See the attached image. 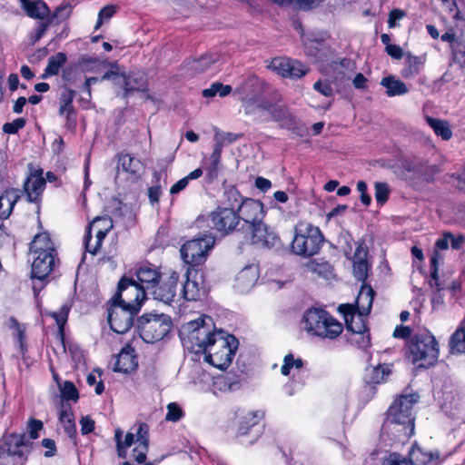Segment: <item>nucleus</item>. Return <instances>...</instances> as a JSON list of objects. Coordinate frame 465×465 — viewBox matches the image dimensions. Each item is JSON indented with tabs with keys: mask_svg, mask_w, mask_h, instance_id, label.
<instances>
[{
	"mask_svg": "<svg viewBox=\"0 0 465 465\" xmlns=\"http://www.w3.org/2000/svg\"><path fill=\"white\" fill-rule=\"evenodd\" d=\"M207 321L211 322L212 319L203 316L183 327L187 332L183 345L196 354L203 353L205 361L213 366L225 369L231 364L239 342L233 335L223 331L213 332Z\"/></svg>",
	"mask_w": 465,
	"mask_h": 465,
	"instance_id": "nucleus-1",
	"label": "nucleus"
},
{
	"mask_svg": "<svg viewBox=\"0 0 465 465\" xmlns=\"http://www.w3.org/2000/svg\"><path fill=\"white\" fill-rule=\"evenodd\" d=\"M417 393L401 395L387 411L381 428V437L387 436L400 442L407 441L414 433L412 408L419 401Z\"/></svg>",
	"mask_w": 465,
	"mask_h": 465,
	"instance_id": "nucleus-2",
	"label": "nucleus"
},
{
	"mask_svg": "<svg viewBox=\"0 0 465 465\" xmlns=\"http://www.w3.org/2000/svg\"><path fill=\"white\" fill-rule=\"evenodd\" d=\"M323 236L318 227L307 223H299L294 228L291 244L292 251L302 256H312L320 251Z\"/></svg>",
	"mask_w": 465,
	"mask_h": 465,
	"instance_id": "nucleus-3",
	"label": "nucleus"
},
{
	"mask_svg": "<svg viewBox=\"0 0 465 465\" xmlns=\"http://www.w3.org/2000/svg\"><path fill=\"white\" fill-rule=\"evenodd\" d=\"M439 356V345L430 332H421L412 337L409 344V358L420 367L434 364Z\"/></svg>",
	"mask_w": 465,
	"mask_h": 465,
	"instance_id": "nucleus-4",
	"label": "nucleus"
},
{
	"mask_svg": "<svg viewBox=\"0 0 465 465\" xmlns=\"http://www.w3.org/2000/svg\"><path fill=\"white\" fill-rule=\"evenodd\" d=\"M430 262L433 268L430 284L435 288L431 296V305L433 310L440 309L448 298L450 302H455L460 296V282L449 278H440L436 268V257L432 256Z\"/></svg>",
	"mask_w": 465,
	"mask_h": 465,
	"instance_id": "nucleus-5",
	"label": "nucleus"
},
{
	"mask_svg": "<svg viewBox=\"0 0 465 465\" xmlns=\"http://www.w3.org/2000/svg\"><path fill=\"white\" fill-rule=\"evenodd\" d=\"M137 326L141 338L147 343H153L167 335L172 328V321L164 313H146L138 319Z\"/></svg>",
	"mask_w": 465,
	"mask_h": 465,
	"instance_id": "nucleus-6",
	"label": "nucleus"
},
{
	"mask_svg": "<svg viewBox=\"0 0 465 465\" xmlns=\"http://www.w3.org/2000/svg\"><path fill=\"white\" fill-rule=\"evenodd\" d=\"M145 295L146 292L136 281L124 277L118 283L117 292L112 298V302L139 312Z\"/></svg>",
	"mask_w": 465,
	"mask_h": 465,
	"instance_id": "nucleus-7",
	"label": "nucleus"
},
{
	"mask_svg": "<svg viewBox=\"0 0 465 465\" xmlns=\"http://www.w3.org/2000/svg\"><path fill=\"white\" fill-rule=\"evenodd\" d=\"M215 239L212 234L186 242L181 248L182 259L187 264L193 266L205 262L209 251L213 247Z\"/></svg>",
	"mask_w": 465,
	"mask_h": 465,
	"instance_id": "nucleus-8",
	"label": "nucleus"
},
{
	"mask_svg": "<svg viewBox=\"0 0 465 465\" xmlns=\"http://www.w3.org/2000/svg\"><path fill=\"white\" fill-rule=\"evenodd\" d=\"M207 289L203 273L194 268H188L186 281L179 294V298L186 301H198L205 296Z\"/></svg>",
	"mask_w": 465,
	"mask_h": 465,
	"instance_id": "nucleus-9",
	"label": "nucleus"
},
{
	"mask_svg": "<svg viewBox=\"0 0 465 465\" xmlns=\"http://www.w3.org/2000/svg\"><path fill=\"white\" fill-rule=\"evenodd\" d=\"M237 214L241 221L239 230H243V233H249L250 228L262 222L263 205L259 201L246 198L237 210Z\"/></svg>",
	"mask_w": 465,
	"mask_h": 465,
	"instance_id": "nucleus-10",
	"label": "nucleus"
},
{
	"mask_svg": "<svg viewBox=\"0 0 465 465\" xmlns=\"http://www.w3.org/2000/svg\"><path fill=\"white\" fill-rule=\"evenodd\" d=\"M339 312L342 313L344 317L347 330L354 334H359L362 341V346H368L370 342L369 337L364 336L367 331L365 320L368 314L355 311V307L351 304L340 305Z\"/></svg>",
	"mask_w": 465,
	"mask_h": 465,
	"instance_id": "nucleus-11",
	"label": "nucleus"
},
{
	"mask_svg": "<svg viewBox=\"0 0 465 465\" xmlns=\"http://www.w3.org/2000/svg\"><path fill=\"white\" fill-rule=\"evenodd\" d=\"M138 312L112 302L108 310V322L111 329L119 334L127 332L134 324V317Z\"/></svg>",
	"mask_w": 465,
	"mask_h": 465,
	"instance_id": "nucleus-12",
	"label": "nucleus"
},
{
	"mask_svg": "<svg viewBox=\"0 0 465 465\" xmlns=\"http://www.w3.org/2000/svg\"><path fill=\"white\" fill-rule=\"evenodd\" d=\"M211 219L214 228L219 232L224 233L234 231L243 232V230H239L241 221L237 212L232 208H217L216 211L212 213Z\"/></svg>",
	"mask_w": 465,
	"mask_h": 465,
	"instance_id": "nucleus-13",
	"label": "nucleus"
},
{
	"mask_svg": "<svg viewBox=\"0 0 465 465\" xmlns=\"http://www.w3.org/2000/svg\"><path fill=\"white\" fill-rule=\"evenodd\" d=\"M251 241L253 245L263 249H272L280 245L277 233L263 223H258L250 228Z\"/></svg>",
	"mask_w": 465,
	"mask_h": 465,
	"instance_id": "nucleus-14",
	"label": "nucleus"
},
{
	"mask_svg": "<svg viewBox=\"0 0 465 465\" xmlns=\"http://www.w3.org/2000/svg\"><path fill=\"white\" fill-rule=\"evenodd\" d=\"M269 68L283 77L300 78L305 75L308 69L301 62L286 57L273 58Z\"/></svg>",
	"mask_w": 465,
	"mask_h": 465,
	"instance_id": "nucleus-15",
	"label": "nucleus"
},
{
	"mask_svg": "<svg viewBox=\"0 0 465 465\" xmlns=\"http://www.w3.org/2000/svg\"><path fill=\"white\" fill-rule=\"evenodd\" d=\"M179 276L176 272H172L168 279L160 284L156 283L151 290L153 299L161 301L164 303H170L174 301L177 296V285Z\"/></svg>",
	"mask_w": 465,
	"mask_h": 465,
	"instance_id": "nucleus-16",
	"label": "nucleus"
},
{
	"mask_svg": "<svg viewBox=\"0 0 465 465\" xmlns=\"http://www.w3.org/2000/svg\"><path fill=\"white\" fill-rule=\"evenodd\" d=\"M45 184L46 182L43 177L42 170L32 172L24 183V190L27 200L31 203L40 202Z\"/></svg>",
	"mask_w": 465,
	"mask_h": 465,
	"instance_id": "nucleus-17",
	"label": "nucleus"
},
{
	"mask_svg": "<svg viewBox=\"0 0 465 465\" xmlns=\"http://www.w3.org/2000/svg\"><path fill=\"white\" fill-rule=\"evenodd\" d=\"M143 163L128 153H121L118 156L117 173H125L130 175V179L134 182L141 178L143 173Z\"/></svg>",
	"mask_w": 465,
	"mask_h": 465,
	"instance_id": "nucleus-18",
	"label": "nucleus"
},
{
	"mask_svg": "<svg viewBox=\"0 0 465 465\" xmlns=\"http://www.w3.org/2000/svg\"><path fill=\"white\" fill-rule=\"evenodd\" d=\"M447 455H441L440 451H425L420 447L414 446L409 452L408 465H428L440 464L446 459Z\"/></svg>",
	"mask_w": 465,
	"mask_h": 465,
	"instance_id": "nucleus-19",
	"label": "nucleus"
},
{
	"mask_svg": "<svg viewBox=\"0 0 465 465\" xmlns=\"http://www.w3.org/2000/svg\"><path fill=\"white\" fill-rule=\"evenodd\" d=\"M32 277L39 280L45 279L54 266V256L51 252L33 253Z\"/></svg>",
	"mask_w": 465,
	"mask_h": 465,
	"instance_id": "nucleus-20",
	"label": "nucleus"
},
{
	"mask_svg": "<svg viewBox=\"0 0 465 465\" xmlns=\"http://www.w3.org/2000/svg\"><path fill=\"white\" fill-rule=\"evenodd\" d=\"M327 312L322 309H310L303 316L304 329L312 335L317 336L323 332V322L326 321Z\"/></svg>",
	"mask_w": 465,
	"mask_h": 465,
	"instance_id": "nucleus-21",
	"label": "nucleus"
},
{
	"mask_svg": "<svg viewBox=\"0 0 465 465\" xmlns=\"http://www.w3.org/2000/svg\"><path fill=\"white\" fill-rule=\"evenodd\" d=\"M31 444L32 442L25 433H14L5 438L7 451L13 456H18L20 458L25 457L30 451Z\"/></svg>",
	"mask_w": 465,
	"mask_h": 465,
	"instance_id": "nucleus-22",
	"label": "nucleus"
},
{
	"mask_svg": "<svg viewBox=\"0 0 465 465\" xmlns=\"http://www.w3.org/2000/svg\"><path fill=\"white\" fill-rule=\"evenodd\" d=\"M124 88V96L127 97L134 92H143L146 90V80L143 74L131 72L126 74L124 72L120 77V85Z\"/></svg>",
	"mask_w": 465,
	"mask_h": 465,
	"instance_id": "nucleus-23",
	"label": "nucleus"
},
{
	"mask_svg": "<svg viewBox=\"0 0 465 465\" xmlns=\"http://www.w3.org/2000/svg\"><path fill=\"white\" fill-rule=\"evenodd\" d=\"M367 254L368 251L364 244H358L353 255V275L358 281L362 282V283H365L370 269Z\"/></svg>",
	"mask_w": 465,
	"mask_h": 465,
	"instance_id": "nucleus-24",
	"label": "nucleus"
},
{
	"mask_svg": "<svg viewBox=\"0 0 465 465\" xmlns=\"http://www.w3.org/2000/svg\"><path fill=\"white\" fill-rule=\"evenodd\" d=\"M304 49L308 56L314 62L327 61L331 55V48L322 41L307 38L304 40Z\"/></svg>",
	"mask_w": 465,
	"mask_h": 465,
	"instance_id": "nucleus-25",
	"label": "nucleus"
},
{
	"mask_svg": "<svg viewBox=\"0 0 465 465\" xmlns=\"http://www.w3.org/2000/svg\"><path fill=\"white\" fill-rule=\"evenodd\" d=\"M137 367L136 355L131 346H126L118 353L114 367V371L128 373Z\"/></svg>",
	"mask_w": 465,
	"mask_h": 465,
	"instance_id": "nucleus-26",
	"label": "nucleus"
},
{
	"mask_svg": "<svg viewBox=\"0 0 465 465\" xmlns=\"http://www.w3.org/2000/svg\"><path fill=\"white\" fill-rule=\"evenodd\" d=\"M258 278V268L255 265L245 266L237 274L235 287L241 292H248L255 285Z\"/></svg>",
	"mask_w": 465,
	"mask_h": 465,
	"instance_id": "nucleus-27",
	"label": "nucleus"
},
{
	"mask_svg": "<svg viewBox=\"0 0 465 465\" xmlns=\"http://www.w3.org/2000/svg\"><path fill=\"white\" fill-rule=\"evenodd\" d=\"M425 61V55L417 56L411 53H406L404 54V67L401 70L402 77L408 79L419 74Z\"/></svg>",
	"mask_w": 465,
	"mask_h": 465,
	"instance_id": "nucleus-28",
	"label": "nucleus"
},
{
	"mask_svg": "<svg viewBox=\"0 0 465 465\" xmlns=\"http://www.w3.org/2000/svg\"><path fill=\"white\" fill-rule=\"evenodd\" d=\"M20 199V192L15 189L6 190L0 195V220L7 219L15 204Z\"/></svg>",
	"mask_w": 465,
	"mask_h": 465,
	"instance_id": "nucleus-29",
	"label": "nucleus"
},
{
	"mask_svg": "<svg viewBox=\"0 0 465 465\" xmlns=\"http://www.w3.org/2000/svg\"><path fill=\"white\" fill-rule=\"evenodd\" d=\"M137 282L145 291H151L158 283L160 275L155 269L147 266L139 268L136 272Z\"/></svg>",
	"mask_w": 465,
	"mask_h": 465,
	"instance_id": "nucleus-30",
	"label": "nucleus"
},
{
	"mask_svg": "<svg viewBox=\"0 0 465 465\" xmlns=\"http://www.w3.org/2000/svg\"><path fill=\"white\" fill-rule=\"evenodd\" d=\"M391 373V370L387 364L371 366L365 370L364 381L368 384H380L385 381Z\"/></svg>",
	"mask_w": 465,
	"mask_h": 465,
	"instance_id": "nucleus-31",
	"label": "nucleus"
},
{
	"mask_svg": "<svg viewBox=\"0 0 465 465\" xmlns=\"http://www.w3.org/2000/svg\"><path fill=\"white\" fill-rule=\"evenodd\" d=\"M374 294L375 292L371 285L362 283L356 299V306H354L355 311L361 312L363 314H369L372 305Z\"/></svg>",
	"mask_w": 465,
	"mask_h": 465,
	"instance_id": "nucleus-32",
	"label": "nucleus"
},
{
	"mask_svg": "<svg viewBox=\"0 0 465 465\" xmlns=\"http://www.w3.org/2000/svg\"><path fill=\"white\" fill-rule=\"evenodd\" d=\"M59 420L63 424L64 430L67 435L72 439L74 438L76 435V428L70 404L62 402Z\"/></svg>",
	"mask_w": 465,
	"mask_h": 465,
	"instance_id": "nucleus-33",
	"label": "nucleus"
},
{
	"mask_svg": "<svg viewBox=\"0 0 465 465\" xmlns=\"http://www.w3.org/2000/svg\"><path fill=\"white\" fill-rule=\"evenodd\" d=\"M30 252L32 253H39L41 252H45L54 254V247L49 234L45 232L36 234L30 244Z\"/></svg>",
	"mask_w": 465,
	"mask_h": 465,
	"instance_id": "nucleus-34",
	"label": "nucleus"
},
{
	"mask_svg": "<svg viewBox=\"0 0 465 465\" xmlns=\"http://www.w3.org/2000/svg\"><path fill=\"white\" fill-rule=\"evenodd\" d=\"M381 84L386 88V94L390 97L403 95L409 92L405 83L396 79L394 76L384 77Z\"/></svg>",
	"mask_w": 465,
	"mask_h": 465,
	"instance_id": "nucleus-35",
	"label": "nucleus"
},
{
	"mask_svg": "<svg viewBox=\"0 0 465 465\" xmlns=\"http://www.w3.org/2000/svg\"><path fill=\"white\" fill-rule=\"evenodd\" d=\"M323 333L318 334V337L333 340L337 338L343 330L342 324L334 319L329 312L326 315V321L323 322Z\"/></svg>",
	"mask_w": 465,
	"mask_h": 465,
	"instance_id": "nucleus-36",
	"label": "nucleus"
},
{
	"mask_svg": "<svg viewBox=\"0 0 465 465\" xmlns=\"http://www.w3.org/2000/svg\"><path fill=\"white\" fill-rule=\"evenodd\" d=\"M267 122L274 121V122H282L292 120V115L287 110V108L283 105L273 104L270 101H267Z\"/></svg>",
	"mask_w": 465,
	"mask_h": 465,
	"instance_id": "nucleus-37",
	"label": "nucleus"
},
{
	"mask_svg": "<svg viewBox=\"0 0 465 465\" xmlns=\"http://www.w3.org/2000/svg\"><path fill=\"white\" fill-rule=\"evenodd\" d=\"M222 150L213 146V151L208 160L203 161L206 176L210 181L218 176V169L221 163Z\"/></svg>",
	"mask_w": 465,
	"mask_h": 465,
	"instance_id": "nucleus-38",
	"label": "nucleus"
},
{
	"mask_svg": "<svg viewBox=\"0 0 465 465\" xmlns=\"http://www.w3.org/2000/svg\"><path fill=\"white\" fill-rule=\"evenodd\" d=\"M23 10H25V12L29 17L40 20L48 18L50 13L49 7L42 0H34Z\"/></svg>",
	"mask_w": 465,
	"mask_h": 465,
	"instance_id": "nucleus-39",
	"label": "nucleus"
},
{
	"mask_svg": "<svg viewBox=\"0 0 465 465\" xmlns=\"http://www.w3.org/2000/svg\"><path fill=\"white\" fill-rule=\"evenodd\" d=\"M67 56L63 52H59L55 55L49 57L47 65L41 77L45 79L49 76L58 74L61 66L65 64Z\"/></svg>",
	"mask_w": 465,
	"mask_h": 465,
	"instance_id": "nucleus-40",
	"label": "nucleus"
},
{
	"mask_svg": "<svg viewBox=\"0 0 465 465\" xmlns=\"http://www.w3.org/2000/svg\"><path fill=\"white\" fill-rule=\"evenodd\" d=\"M267 101L251 102L248 101L244 105V110L247 114L252 115L253 119L267 122Z\"/></svg>",
	"mask_w": 465,
	"mask_h": 465,
	"instance_id": "nucleus-41",
	"label": "nucleus"
},
{
	"mask_svg": "<svg viewBox=\"0 0 465 465\" xmlns=\"http://www.w3.org/2000/svg\"><path fill=\"white\" fill-rule=\"evenodd\" d=\"M426 121L438 136H440L445 141H448L451 138L452 132L447 121L440 120L430 116H427Z\"/></svg>",
	"mask_w": 465,
	"mask_h": 465,
	"instance_id": "nucleus-42",
	"label": "nucleus"
},
{
	"mask_svg": "<svg viewBox=\"0 0 465 465\" xmlns=\"http://www.w3.org/2000/svg\"><path fill=\"white\" fill-rule=\"evenodd\" d=\"M214 391H232L239 388V382L232 380L230 374L218 376L213 382Z\"/></svg>",
	"mask_w": 465,
	"mask_h": 465,
	"instance_id": "nucleus-43",
	"label": "nucleus"
},
{
	"mask_svg": "<svg viewBox=\"0 0 465 465\" xmlns=\"http://www.w3.org/2000/svg\"><path fill=\"white\" fill-rule=\"evenodd\" d=\"M243 201L244 199L239 192L235 188L232 187L224 192V200L223 202V206L222 208H232L233 211L237 212Z\"/></svg>",
	"mask_w": 465,
	"mask_h": 465,
	"instance_id": "nucleus-44",
	"label": "nucleus"
},
{
	"mask_svg": "<svg viewBox=\"0 0 465 465\" xmlns=\"http://www.w3.org/2000/svg\"><path fill=\"white\" fill-rule=\"evenodd\" d=\"M202 175H203V169L202 168H197V169L193 170L187 176L182 178L177 183H175L171 187L170 193L171 194H177V193H179L180 192H182L183 190H184L187 187V185H188V183H189V182L191 180L198 179Z\"/></svg>",
	"mask_w": 465,
	"mask_h": 465,
	"instance_id": "nucleus-45",
	"label": "nucleus"
},
{
	"mask_svg": "<svg viewBox=\"0 0 465 465\" xmlns=\"http://www.w3.org/2000/svg\"><path fill=\"white\" fill-rule=\"evenodd\" d=\"M216 61H218L217 55L204 54L199 59H195L191 64V68L196 73H203L211 67Z\"/></svg>",
	"mask_w": 465,
	"mask_h": 465,
	"instance_id": "nucleus-46",
	"label": "nucleus"
},
{
	"mask_svg": "<svg viewBox=\"0 0 465 465\" xmlns=\"http://www.w3.org/2000/svg\"><path fill=\"white\" fill-rule=\"evenodd\" d=\"M58 387L63 400L77 401L79 399L78 391L72 381H65L64 383H58Z\"/></svg>",
	"mask_w": 465,
	"mask_h": 465,
	"instance_id": "nucleus-47",
	"label": "nucleus"
},
{
	"mask_svg": "<svg viewBox=\"0 0 465 465\" xmlns=\"http://www.w3.org/2000/svg\"><path fill=\"white\" fill-rule=\"evenodd\" d=\"M239 135L232 134V133H226V132H221L216 131L214 134V147L220 149L223 151V148L230 144L233 142H235L238 139Z\"/></svg>",
	"mask_w": 465,
	"mask_h": 465,
	"instance_id": "nucleus-48",
	"label": "nucleus"
},
{
	"mask_svg": "<svg viewBox=\"0 0 465 465\" xmlns=\"http://www.w3.org/2000/svg\"><path fill=\"white\" fill-rule=\"evenodd\" d=\"M303 366V361L302 359H294L292 353L285 355L283 359V364L281 368V372L284 376H288L291 372V369L295 368L297 370L302 369Z\"/></svg>",
	"mask_w": 465,
	"mask_h": 465,
	"instance_id": "nucleus-49",
	"label": "nucleus"
},
{
	"mask_svg": "<svg viewBox=\"0 0 465 465\" xmlns=\"http://www.w3.org/2000/svg\"><path fill=\"white\" fill-rule=\"evenodd\" d=\"M95 232H96V234H95L96 241H95V244L94 245H92L90 243V241H91V232H90V231L88 232L87 235L85 236V240H84L85 249L91 254H96L97 251L99 250V248H100V246L102 244L103 240L104 239V237L108 233V232H103V231H100L98 229L95 230Z\"/></svg>",
	"mask_w": 465,
	"mask_h": 465,
	"instance_id": "nucleus-50",
	"label": "nucleus"
},
{
	"mask_svg": "<svg viewBox=\"0 0 465 465\" xmlns=\"http://www.w3.org/2000/svg\"><path fill=\"white\" fill-rule=\"evenodd\" d=\"M110 67L111 69L101 77V80H113L115 84L120 85V77L123 76L124 71L120 69L116 62L111 63Z\"/></svg>",
	"mask_w": 465,
	"mask_h": 465,
	"instance_id": "nucleus-51",
	"label": "nucleus"
},
{
	"mask_svg": "<svg viewBox=\"0 0 465 465\" xmlns=\"http://www.w3.org/2000/svg\"><path fill=\"white\" fill-rule=\"evenodd\" d=\"M375 188V199L379 204H384L389 197L390 189L386 183L376 182L374 184Z\"/></svg>",
	"mask_w": 465,
	"mask_h": 465,
	"instance_id": "nucleus-52",
	"label": "nucleus"
},
{
	"mask_svg": "<svg viewBox=\"0 0 465 465\" xmlns=\"http://www.w3.org/2000/svg\"><path fill=\"white\" fill-rule=\"evenodd\" d=\"M69 312L70 306L64 304L58 312H54L50 314L55 320L61 332H63L64 326L67 322Z\"/></svg>",
	"mask_w": 465,
	"mask_h": 465,
	"instance_id": "nucleus-53",
	"label": "nucleus"
},
{
	"mask_svg": "<svg viewBox=\"0 0 465 465\" xmlns=\"http://www.w3.org/2000/svg\"><path fill=\"white\" fill-rule=\"evenodd\" d=\"M72 8L69 5L59 6L55 9L51 16H48L47 21L52 25L53 23H60L66 19L71 14Z\"/></svg>",
	"mask_w": 465,
	"mask_h": 465,
	"instance_id": "nucleus-54",
	"label": "nucleus"
},
{
	"mask_svg": "<svg viewBox=\"0 0 465 465\" xmlns=\"http://www.w3.org/2000/svg\"><path fill=\"white\" fill-rule=\"evenodd\" d=\"M113 228V221L110 217H96L89 225V230H100L109 232Z\"/></svg>",
	"mask_w": 465,
	"mask_h": 465,
	"instance_id": "nucleus-55",
	"label": "nucleus"
},
{
	"mask_svg": "<svg viewBox=\"0 0 465 465\" xmlns=\"http://www.w3.org/2000/svg\"><path fill=\"white\" fill-rule=\"evenodd\" d=\"M183 415V411L177 403L171 402L167 405L166 420L176 422L182 419Z\"/></svg>",
	"mask_w": 465,
	"mask_h": 465,
	"instance_id": "nucleus-56",
	"label": "nucleus"
},
{
	"mask_svg": "<svg viewBox=\"0 0 465 465\" xmlns=\"http://www.w3.org/2000/svg\"><path fill=\"white\" fill-rule=\"evenodd\" d=\"M25 125V120L24 118H16L11 123H5L3 125V131L5 134H16L20 129Z\"/></svg>",
	"mask_w": 465,
	"mask_h": 465,
	"instance_id": "nucleus-57",
	"label": "nucleus"
},
{
	"mask_svg": "<svg viewBox=\"0 0 465 465\" xmlns=\"http://www.w3.org/2000/svg\"><path fill=\"white\" fill-rule=\"evenodd\" d=\"M115 13V7L114 5H106L102 8L98 14L97 23L95 29H98L104 23V20H109Z\"/></svg>",
	"mask_w": 465,
	"mask_h": 465,
	"instance_id": "nucleus-58",
	"label": "nucleus"
},
{
	"mask_svg": "<svg viewBox=\"0 0 465 465\" xmlns=\"http://www.w3.org/2000/svg\"><path fill=\"white\" fill-rule=\"evenodd\" d=\"M382 465H408V461L401 455L392 452L383 458Z\"/></svg>",
	"mask_w": 465,
	"mask_h": 465,
	"instance_id": "nucleus-59",
	"label": "nucleus"
},
{
	"mask_svg": "<svg viewBox=\"0 0 465 465\" xmlns=\"http://www.w3.org/2000/svg\"><path fill=\"white\" fill-rule=\"evenodd\" d=\"M8 326L10 329L15 331L14 335L16 341L25 340V328L22 324H20L15 318L11 317L9 319Z\"/></svg>",
	"mask_w": 465,
	"mask_h": 465,
	"instance_id": "nucleus-60",
	"label": "nucleus"
},
{
	"mask_svg": "<svg viewBox=\"0 0 465 465\" xmlns=\"http://www.w3.org/2000/svg\"><path fill=\"white\" fill-rule=\"evenodd\" d=\"M8 326L10 329L15 331L14 335L16 341L25 340V328L22 324H20L15 318L11 317L9 319Z\"/></svg>",
	"mask_w": 465,
	"mask_h": 465,
	"instance_id": "nucleus-61",
	"label": "nucleus"
},
{
	"mask_svg": "<svg viewBox=\"0 0 465 465\" xmlns=\"http://www.w3.org/2000/svg\"><path fill=\"white\" fill-rule=\"evenodd\" d=\"M454 60L465 67V42L458 43L453 48Z\"/></svg>",
	"mask_w": 465,
	"mask_h": 465,
	"instance_id": "nucleus-62",
	"label": "nucleus"
},
{
	"mask_svg": "<svg viewBox=\"0 0 465 465\" xmlns=\"http://www.w3.org/2000/svg\"><path fill=\"white\" fill-rule=\"evenodd\" d=\"M43 429V422L38 420L31 419L28 423V431L31 440H35L39 437V431Z\"/></svg>",
	"mask_w": 465,
	"mask_h": 465,
	"instance_id": "nucleus-63",
	"label": "nucleus"
},
{
	"mask_svg": "<svg viewBox=\"0 0 465 465\" xmlns=\"http://www.w3.org/2000/svg\"><path fill=\"white\" fill-rule=\"evenodd\" d=\"M424 163L420 160L406 161L404 167L408 172L420 174L423 172Z\"/></svg>",
	"mask_w": 465,
	"mask_h": 465,
	"instance_id": "nucleus-64",
	"label": "nucleus"
}]
</instances>
